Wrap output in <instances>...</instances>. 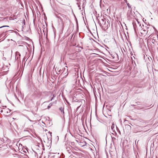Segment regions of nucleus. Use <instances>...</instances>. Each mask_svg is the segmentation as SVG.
<instances>
[{"instance_id":"1","label":"nucleus","mask_w":158,"mask_h":158,"mask_svg":"<svg viewBox=\"0 0 158 158\" xmlns=\"http://www.w3.org/2000/svg\"><path fill=\"white\" fill-rule=\"evenodd\" d=\"M100 26L102 27H107L108 25V22L107 20L104 17L101 18L99 21Z\"/></svg>"},{"instance_id":"2","label":"nucleus","mask_w":158,"mask_h":158,"mask_svg":"<svg viewBox=\"0 0 158 158\" xmlns=\"http://www.w3.org/2000/svg\"><path fill=\"white\" fill-rule=\"evenodd\" d=\"M149 28H148L146 26L144 27L143 26V28L142 29L140 33L141 34L143 35H146V34L148 33V32L149 33V34H151V33L152 32V31L151 32H150V31L151 30L153 31V29L152 28L150 29V31H149V30H148V29H149Z\"/></svg>"},{"instance_id":"3","label":"nucleus","mask_w":158,"mask_h":158,"mask_svg":"<svg viewBox=\"0 0 158 158\" xmlns=\"http://www.w3.org/2000/svg\"><path fill=\"white\" fill-rule=\"evenodd\" d=\"M8 111H9V112H10V110L8 108H7L6 109H4L3 110H2L1 111V112H4L5 113L6 112L7 113H8Z\"/></svg>"},{"instance_id":"4","label":"nucleus","mask_w":158,"mask_h":158,"mask_svg":"<svg viewBox=\"0 0 158 158\" xmlns=\"http://www.w3.org/2000/svg\"><path fill=\"white\" fill-rule=\"evenodd\" d=\"M133 27H134V29L135 30L136 29V28L137 27V25L136 24V22L135 21H134L133 23Z\"/></svg>"},{"instance_id":"5","label":"nucleus","mask_w":158,"mask_h":158,"mask_svg":"<svg viewBox=\"0 0 158 158\" xmlns=\"http://www.w3.org/2000/svg\"><path fill=\"white\" fill-rule=\"evenodd\" d=\"M136 88H141L143 87V85H139L137 84L136 85Z\"/></svg>"},{"instance_id":"6","label":"nucleus","mask_w":158,"mask_h":158,"mask_svg":"<svg viewBox=\"0 0 158 158\" xmlns=\"http://www.w3.org/2000/svg\"><path fill=\"white\" fill-rule=\"evenodd\" d=\"M16 55L17 56H18L19 57H20V54L19 52H16Z\"/></svg>"},{"instance_id":"7","label":"nucleus","mask_w":158,"mask_h":158,"mask_svg":"<svg viewBox=\"0 0 158 158\" xmlns=\"http://www.w3.org/2000/svg\"><path fill=\"white\" fill-rule=\"evenodd\" d=\"M60 110L61 111V112L63 111V113L64 114V109L63 108H62V107L60 108Z\"/></svg>"},{"instance_id":"8","label":"nucleus","mask_w":158,"mask_h":158,"mask_svg":"<svg viewBox=\"0 0 158 158\" xmlns=\"http://www.w3.org/2000/svg\"><path fill=\"white\" fill-rule=\"evenodd\" d=\"M114 125L113 124L111 126V128L113 130L114 128Z\"/></svg>"},{"instance_id":"9","label":"nucleus","mask_w":158,"mask_h":158,"mask_svg":"<svg viewBox=\"0 0 158 158\" xmlns=\"http://www.w3.org/2000/svg\"><path fill=\"white\" fill-rule=\"evenodd\" d=\"M54 97H55V96L54 95V94H53V97H52V98L51 99L50 101H52V100L53 99V98H54Z\"/></svg>"},{"instance_id":"10","label":"nucleus","mask_w":158,"mask_h":158,"mask_svg":"<svg viewBox=\"0 0 158 158\" xmlns=\"http://www.w3.org/2000/svg\"><path fill=\"white\" fill-rule=\"evenodd\" d=\"M9 27V26H2L1 27H0V28H2L3 27Z\"/></svg>"},{"instance_id":"11","label":"nucleus","mask_w":158,"mask_h":158,"mask_svg":"<svg viewBox=\"0 0 158 158\" xmlns=\"http://www.w3.org/2000/svg\"><path fill=\"white\" fill-rule=\"evenodd\" d=\"M136 21L139 24V21L137 20H136Z\"/></svg>"},{"instance_id":"12","label":"nucleus","mask_w":158,"mask_h":158,"mask_svg":"<svg viewBox=\"0 0 158 158\" xmlns=\"http://www.w3.org/2000/svg\"><path fill=\"white\" fill-rule=\"evenodd\" d=\"M44 131H47V130H46H46H44Z\"/></svg>"},{"instance_id":"13","label":"nucleus","mask_w":158,"mask_h":158,"mask_svg":"<svg viewBox=\"0 0 158 158\" xmlns=\"http://www.w3.org/2000/svg\"><path fill=\"white\" fill-rule=\"evenodd\" d=\"M44 131H47V130H46H46H44Z\"/></svg>"},{"instance_id":"14","label":"nucleus","mask_w":158,"mask_h":158,"mask_svg":"<svg viewBox=\"0 0 158 158\" xmlns=\"http://www.w3.org/2000/svg\"><path fill=\"white\" fill-rule=\"evenodd\" d=\"M64 23H63V27L64 26Z\"/></svg>"},{"instance_id":"15","label":"nucleus","mask_w":158,"mask_h":158,"mask_svg":"<svg viewBox=\"0 0 158 158\" xmlns=\"http://www.w3.org/2000/svg\"><path fill=\"white\" fill-rule=\"evenodd\" d=\"M80 107V106H78V107H77V109L79 108V107Z\"/></svg>"}]
</instances>
